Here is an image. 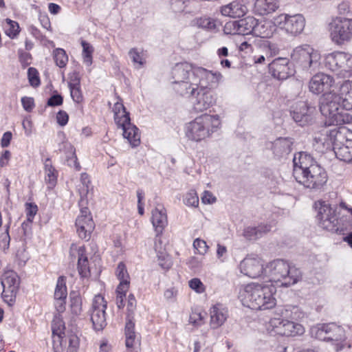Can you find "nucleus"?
<instances>
[{"mask_svg":"<svg viewBox=\"0 0 352 352\" xmlns=\"http://www.w3.org/2000/svg\"><path fill=\"white\" fill-rule=\"evenodd\" d=\"M173 89L179 96L188 98L196 112L206 111L216 103L211 89L223 79L219 72L208 70L188 63L176 64L171 70Z\"/></svg>","mask_w":352,"mask_h":352,"instance_id":"nucleus-1","label":"nucleus"},{"mask_svg":"<svg viewBox=\"0 0 352 352\" xmlns=\"http://www.w3.org/2000/svg\"><path fill=\"white\" fill-rule=\"evenodd\" d=\"M343 109H352V79L344 80L337 92L324 94L320 100V111L327 125L352 122V116Z\"/></svg>","mask_w":352,"mask_h":352,"instance_id":"nucleus-2","label":"nucleus"},{"mask_svg":"<svg viewBox=\"0 0 352 352\" xmlns=\"http://www.w3.org/2000/svg\"><path fill=\"white\" fill-rule=\"evenodd\" d=\"M293 175L298 183L313 190H320L328 179L325 170L305 152L294 155Z\"/></svg>","mask_w":352,"mask_h":352,"instance_id":"nucleus-3","label":"nucleus"},{"mask_svg":"<svg viewBox=\"0 0 352 352\" xmlns=\"http://www.w3.org/2000/svg\"><path fill=\"white\" fill-rule=\"evenodd\" d=\"M304 316V313L296 307L279 308L266 324V330L272 336H300L305 332V327L300 323Z\"/></svg>","mask_w":352,"mask_h":352,"instance_id":"nucleus-4","label":"nucleus"},{"mask_svg":"<svg viewBox=\"0 0 352 352\" xmlns=\"http://www.w3.org/2000/svg\"><path fill=\"white\" fill-rule=\"evenodd\" d=\"M314 140L319 148H333L340 160L352 162V133L345 129L322 127L314 133Z\"/></svg>","mask_w":352,"mask_h":352,"instance_id":"nucleus-5","label":"nucleus"},{"mask_svg":"<svg viewBox=\"0 0 352 352\" xmlns=\"http://www.w3.org/2000/svg\"><path fill=\"white\" fill-rule=\"evenodd\" d=\"M276 289L272 284L252 283L243 286L239 298L243 305L255 310L274 308L276 305Z\"/></svg>","mask_w":352,"mask_h":352,"instance_id":"nucleus-6","label":"nucleus"},{"mask_svg":"<svg viewBox=\"0 0 352 352\" xmlns=\"http://www.w3.org/2000/svg\"><path fill=\"white\" fill-rule=\"evenodd\" d=\"M221 118L217 114L204 113L186 124V138L193 142H201L210 138L221 127Z\"/></svg>","mask_w":352,"mask_h":352,"instance_id":"nucleus-7","label":"nucleus"},{"mask_svg":"<svg viewBox=\"0 0 352 352\" xmlns=\"http://www.w3.org/2000/svg\"><path fill=\"white\" fill-rule=\"evenodd\" d=\"M264 278L280 286L289 287L301 278L299 269L283 259H275L265 265Z\"/></svg>","mask_w":352,"mask_h":352,"instance_id":"nucleus-8","label":"nucleus"},{"mask_svg":"<svg viewBox=\"0 0 352 352\" xmlns=\"http://www.w3.org/2000/svg\"><path fill=\"white\" fill-rule=\"evenodd\" d=\"M113 111L114 121L118 129H122V135L132 147H137L140 144V133L138 128L131 123L129 113L122 102L114 104Z\"/></svg>","mask_w":352,"mask_h":352,"instance_id":"nucleus-9","label":"nucleus"},{"mask_svg":"<svg viewBox=\"0 0 352 352\" xmlns=\"http://www.w3.org/2000/svg\"><path fill=\"white\" fill-rule=\"evenodd\" d=\"M291 59L297 67L311 73L320 68L321 54L311 46L302 45L293 50Z\"/></svg>","mask_w":352,"mask_h":352,"instance_id":"nucleus-10","label":"nucleus"},{"mask_svg":"<svg viewBox=\"0 0 352 352\" xmlns=\"http://www.w3.org/2000/svg\"><path fill=\"white\" fill-rule=\"evenodd\" d=\"M314 208L317 212L316 219L321 228L329 231L338 230L340 212L337 204L320 199L314 203Z\"/></svg>","mask_w":352,"mask_h":352,"instance_id":"nucleus-11","label":"nucleus"},{"mask_svg":"<svg viewBox=\"0 0 352 352\" xmlns=\"http://www.w3.org/2000/svg\"><path fill=\"white\" fill-rule=\"evenodd\" d=\"M324 65L339 78L350 77L352 76V54L342 51L326 54Z\"/></svg>","mask_w":352,"mask_h":352,"instance_id":"nucleus-12","label":"nucleus"},{"mask_svg":"<svg viewBox=\"0 0 352 352\" xmlns=\"http://www.w3.org/2000/svg\"><path fill=\"white\" fill-rule=\"evenodd\" d=\"M274 22L285 35L296 37L304 31L306 20L301 14L282 13L274 16Z\"/></svg>","mask_w":352,"mask_h":352,"instance_id":"nucleus-13","label":"nucleus"},{"mask_svg":"<svg viewBox=\"0 0 352 352\" xmlns=\"http://www.w3.org/2000/svg\"><path fill=\"white\" fill-rule=\"evenodd\" d=\"M329 36L332 42L340 45L352 39V18L336 16L329 25Z\"/></svg>","mask_w":352,"mask_h":352,"instance_id":"nucleus-14","label":"nucleus"},{"mask_svg":"<svg viewBox=\"0 0 352 352\" xmlns=\"http://www.w3.org/2000/svg\"><path fill=\"white\" fill-rule=\"evenodd\" d=\"M107 302L102 295H96L89 310L90 319L95 331H102L107 326L106 309Z\"/></svg>","mask_w":352,"mask_h":352,"instance_id":"nucleus-15","label":"nucleus"},{"mask_svg":"<svg viewBox=\"0 0 352 352\" xmlns=\"http://www.w3.org/2000/svg\"><path fill=\"white\" fill-rule=\"evenodd\" d=\"M19 285L20 279L15 272L12 270H8L2 274V297L3 300L10 306L12 305L15 302L16 294L19 288Z\"/></svg>","mask_w":352,"mask_h":352,"instance_id":"nucleus-16","label":"nucleus"},{"mask_svg":"<svg viewBox=\"0 0 352 352\" xmlns=\"http://www.w3.org/2000/svg\"><path fill=\"white\" fill-rule=\"evenodd\" d=\"M239 269L241 274L251 278L265 276V265L263 259L256 255H248L245 257L240 262Z\"/></svg>","mask_w":352,"mask_h":352,"instance_id":"nucleus-17","label":"nucleus"},{"mask_svg":"<svg viewBox=\"0 0 352 352\" xmlns=\"http://www.w3.org/2000/svg\"><path fill=\"white\" fill-rule=\"evenodd\" d=\"M335 84L336 80L333 76L324 72H318L311 78L308 87L312 94L324 95L329 92H334L331 89Z\"/></svg>","mask_w":352,"mask_h":352,"instance_id":"nucleus-18","label":"nucleus"},{"mask_svg":"<svg viewBox=\"0 0 352 352\" xmlns=\"http://www.w3.org/2000/svg\"><path fill=\"white\" fill-rule=\"evenodd\" d=\"M116 276L120 280L116 289V305L119 309H122L124 307L126 294L130 286V276L124 263H118L116 270Z\"/></svg>","mask_w":352,"mask_h":352,"instance_id":"nucleus-19","label":"nucleus"},{"mask_svg":"<svg viewBox=\"0 0 352 352\" xmlns=\"http://www.w3.org/2000/svg\"><path fill=\"white\" fill-rule=\"evenodd\" d=\"M76 232L80 238L88 239L94 228V223L89 210L85 208L80 210V214L76 220Z\"/></svg>","mask_w":352,"mask_h":352,"instance_id":"nucleus-20","label":"nucleus"},{"mask_svg":"<svg viewBox=\"0 0 352 352\" xmlns=\"http://www.w3.org/2000/svg\"><path fill=\"white\" fill-rule=\"evenodd\" d=\"M316 108L308 104L306 102H298L292 111V116L294 120L300 125H305L310 122L316 113Z\"/></svg>","mask_w":352,"mask_h":352,"instance_id":"nucleus-21","label":"nucleus"},{"mask_svg":"<svg viewBox=\"0 0 352 352\" xmlns=\"http://www.w3.org/2000/svg\"><path fill=\"white\" fill-rule=\"evenodd\" d=\"M151 223L157 236H161L168 224L167 211L162 204H157L151 210Z\"/></svg>","mask_w":352,"mask_h":352,"instance_id":"nucleus-22","label":"nucleus"},{"mask_svg":"<svg viewBox=\"0 0 352 352\" xmlns=\"http://www.w3.org/2000/svg\"><path fill=\"white\" fill-rule=\"evenodd\" d=\"M69 256L73 261L78 259L79 274L82 277H87L89 275V267L85 247L74 243L72 244L69 249Z\"/></svg>","mask_w":352,"mask_h":352,"instance_id":"nucleus-23","label":"nucleus"},{"mask_svg":"<svg viewBox=\"0 0 352 352\" xmlns=\"http://www.w3.org/2000/svg\"><path fill=\"white\" fill-rule=\"evenodd\" d=\"M329 333H327V341L332 342L336 351H340L346 345V331L344 327L337 325L335 323L329 324Z\"/></svg>","mask_w":352,"mask_h":352,"instance_id":"nucleus-24","label":"nucleus"},{"mask_svg":"<svg viewBox=\"0 0 352 352\" xmlns=\"http://www.w3.org/2000/svg\"><path fill=\"white\" fill-rule=\"evenodd\" d=\"M268 67L272 76L278 80L287 79L294 74V70L289 67V60L287 58L274 59L269 64Z\"/></svg>","mask_w":352,"mask_h":352,"instance_id":"nucleus-25","label":"nucleus"},{"mask_svg":"<svg viewBox=\"0 0 352 352\" xmlns=\"http://www.w3.org/2000/svg\"><path fill=\"white\" fill-rule=\"evenodd\" d=\"M248 0H234L221 7L222 15L230 18H240L248 11Z\"/></svg>","mask_w":352,"mask_h":352,"instance_id":"nucleus-26","label":"nucleus"},{"mask_svg":"<svg viewBox=\"0 0 352 352\" xmlns=\"http://www.w3.org/2000/svg\"><path fill=\"white\" fill-rule=\"evenodd\" d=\"M210 326L212 329L221 327L228 317V309L220 303L212 305L209 310Z\"/></svg>","mask_w":352,"mask_h":352,"instance_id":"nucleus-27","label":"nucleus"},{"mask_svg":"<svg viewBox=\"0 0 352 352\" xmlns=\"http://www.w3.org/2000/svg\"><path fill=\"white\" fill-rule=\"evenodd\" d=\"M293 142L289 138H278L274 141L266 143V148L272 151L277 157H283L289 154L292 150Z\"/></svg>","mask_w":352,"mask_h":352,"instance_id":"nucleus-28","label":"nucleus"},{"mask_svg":"<svg viewBox=\"0 0 352 352\" xmlns=\"http://www.w3.org/2000/svg\"><path fill=\"white\" fill-rule=\"evenodd\" d=\"M257 44L262 49L264 54L255 55L253 57L254 64H264L266 59H269L278 52L276 45L267 40H258Z\"/></svg>","mask_w":352,"mask_h":352,"instance_id":"nucleus-29","label":"nucleus"},{"mask_svg":"<svg viewBox=\"0 0 352 352\" xmlns=\"http://www.w3.org/2000/svg\"><path fill=\"white\" fill-rule=\"evenodd\" d=\"M278 27L274 22V17L266 21L259 22L257 19V24L255 25L254 36L261 38H270L276 32Z\"/></svg>","mask_w":352,"mask_h":352,"instance_id":"nucleus-30","label":"nucleus"},{"mask_svg":"<svg viewBox=\"0 0 352 352\" xmlns=\"http://www.w3.org/2000/svg\"><path fill=\"white\" fill-rule=\"evenodd\" d=\"M278 8L277 0H254L253 11L264 16L275 12Z\"/></svg>","mask_w":352,"mask_h":352,"instance_id":"nucleus-31","label":"nucleus"},{"mask_svg":"<svg viewBox=\"0 0 352 352\" xmlns=\"http://www.w3.org/2000/svg\"><path fill=\"white\" fill-rule=\"evenodd\" d=\"M272 228L270 224H260L256 227L248 226L244 229L243 236L248 240H255L267 232Z\"/></svg>","mask_w":352,"mask_h":352,"instance_id":"nucleus-32","label":"nucleus"},{"mask_svg":"<svg viewBox=\"0 0 352 352\" xmlns=\"http://www.w3.org/2000/svg\"><path fill=\"white\" fill-rule=\"evenodd\" d=\"M45 180L48 188H53L57 182L58 172L52 166L51 161L47 159L44 164Z\"/></svg>","mask_w":352,"mask_h":352,"instance_id":"nucleus-33","label":"nucleus"},{"mask_svg":"<svg viewBox=\"0 0 352 352\" xmlns=\"http://www.w3.org/2000/svg\"><path fill=\"white\" fill-rule=\"evenodd\" d=\"M238 21L240 35H254L255 25L257 24V19L256 18L249 16L243 19L238 20Z\"/></svg>","mask_w":352,"mask_h":352,"instance_id":"nucleus-34","label":"nucleus"},{"mask_svg":"<svg viewBox=\"0 0 352 352\" xmlns=\"http://www.w3.org/2000/svg\"><path fill=\"white\" fill-rule=\"evenodd\" d=\"M81 45L82 47V58L83 63L87 67H90L93 63L94 47L85 41H81Z\"/></svg>","mask_w":352,"mask_h":352,"instance_id":"nucleus-35","label":"nucleus"},{"mask_svg":"<svg viewBox=\"0 0 352 352\" xmlns=\"http://www.w3.org/2000/svg\"><path fill=\"white\" fill-rule=\"evenodd\" d=\"M328 329L329 324H318L311 328L310 334L311 337L318 340L327 341Z\"/></svg>","mask_w":352,"mask_h":352,"instance_id":"nucleus-36","label":"nucleus"},{"mask_svg":"<svg viewBox=\"0 0 352 352\" xmlns=\"http://www.w3.org/2000/svg\"><path fill=\"white\" fill-rule=\"evenodd\" d=\"M129 56L135 68L140 69L144 65L146 58L142 50L132 48L129 52Z\"/></svg>","mask_w":352,"mask_h":352,"instance_id":"nucleus-37","label":"nucleus"},{"mask_svg":"<svg viewBox=\"0 0 352 352\" xmlns=\"http://www.w3.org/2000/svg\"><path fill=\"white\" fill-rule=\"evenodd\" d=\"M134 328V322L129 320L125 325L126 346L127 348L133 347L136 342V335Z\"/></svg>","mask_w":352,"mask_h":352,"instance_id":"nucleus-38","label":"nucleus"},{"mask_svg":"<svg viewBox=\"0 0 352 352\" xmlns=\"http://www.w3.org/2000/svg\"><path fill=\"white\" fill-rule=\"evenodd\" d=\"M206 313L200 309L192 310L190 315L189 322L196 327H199L205 323Z\"/></svg>","mask_w":352,"mask_h":352,"instance_id":"nucleus-39","label":"nucleus"},{"mask_svg":"<svg viewBox=\"0 0 352 352\" xmlns=\"http://www.w3.org/2000/svg\"><path fill=\"white\" fill-rule=\"evenodd\" d=\"M65 329L62 315H55L52 323V335H65Z\"/></svg>","mask_w":352,"mask_h":352,"instance_id":"nucleus-40","label":"nucleus"},{"mask_svg":"<svg viewBox=\"0 0 352 352\" xmlns=\"http://www.w3.org/2000/svg\"><path fill=\"white\" fill-rule=\"evenodd\" d=\"M67 290L65 280L60 276L58 278L54 291V299H66Z\"/></svg>","mask_w":352,"mask_h":352,"instance_id":"nucleus-41","label":"nucleus"},{"mask_svg":"<svg viewBox=\"0 0 352 352\" xmlns=\"http://www.w3.org/2000/svg\"><path fill=\"white\" fill-rule=\"evenodd\" d=\"M53 56L56 65L60 67H65L68 62V56L66 52L62 48H56L53 52Z\"/></svg>","mask_w":352,"mask_h":352,"instance_id":"nucleus-42","label":"nucleus"},{"mask_svg":"<svg viewBox=\"0 0 352 352\" xmlns=\"http://www.w3.org/2000/svg\"><path fill=\"white\" fill-rule=\"evenodd\" d=\"M184 204L188 207L197 208L199 206V197L195 190L191 189L184 196Z\"/></svg>","mask_w":352,"mask_h":352,"instance_id":"nucleus-43","label":"nucleus"},{"mask_svg":"<svg viewBox=\"0 0 352 352\" xmlns=\"http://www.w3.org/2000/svg\"><path fill=\"white\" fill-rule=\"evenodd\" d=\"M38 211V207L36 204L32 203H26L25 204V213L27 217V221L23 222L21 225L23 229L25 231V227L28 226V223H31L33 221V219L36 214Z\"/></svg>","mask_w":352,"mask_h":352,"instance_id":"nucleus-44","label":"nucleus"},{"mask_svg":"<svg viewBox=\"0 0 352 352\" xmlns=\"http://www.w3.org/2000/svg\"><path fill=\"white\" fill-rule=\"evenodd\" d=\"M68 343L66 352H77L80 345L79 338L74 333L68 334L65 340V344Z\"/></svg>","mask_w":352,"mask_h":352,"instance_id":"nucleus-45","label":"nucleus"},{"mask_svg":"<svg viewBox=\"0 0 352 352\" xmlns=\"http://www.w3.org/2000/svg\"><path fill=\"white\" fill-rule=\"evenodd\" d=\"M64 148L68 150L69 154L71 155V157H68L67 159L68 165L74 167L77 170H79L80 166L78 162L77 157L75 155V150L73 146L70 143L66 142L64 143Z\"/></svg>","mask_w":352,"mask_h":352,"instance_id":"nucleus-46","label":"nucleus"},{"mask_svg":"<svg viewBox=\"0 0 352 352\" xmlns=\"http://www.w3.org/2000/svg\"><path fill=\"white\" fill-rule=\"evenodd\" d=\"M70 302L72 314L76 316L80 315L82 311L81 298L78 295L71 296Z\"/></svg>","mask_w":352,"mask_h":352,"instance_id":"nucleus-47","label":"nucleus"},{"mask_svg":"<svg viewBox=\"0 0 352 352\" xmlns=\"http://www.w3.org/2000/svg\"><path fill=\"white\" fill-rule=\"evenodd\" d=\"M186 2L184 0H170V10L175 14H179L186 11Z\"/></svg>","mask_w":352,"mask_h":352,"instance_id":"nucleus-48","label":"nucleus"},{"mask_svg":"<svg viewBox=\"0 0 352 352\" xmlns=\"http://www.w3.org/2000/svg\"><path fill=\"white\" fill-rule=\"evenodd\" d=\"M80 182L82 184V186L79 188L78 191L81 198L82 199L87 195L90 188V179L87 173L81 174Z\"/></svg>","mask_w":352,"mask_h":352,"instance_id":"nucleus-49","label":"nucleus"},{"mask_svg":"<svg viewBox=\"0 0 352 352\" xmlns=\"http://www.w3.org/2000/svg\"><path fill=\"white\" fill-rule=\"evenodd\" d=\"M65 335H52L53 349L54 352H64Z\"/></svg>","mask_w":352,"mask_h":352,"instance_id":"nucleus-50","label":"nucleus"},{"mask_svg":"<svg viewBox=\"0 0 352 352\" xmlns=\"http://www.w3.org/2000/svg\"><path fill=\"white\" fill-rule=\"evenodd\" d=\"M158 263L160 267L164 270L169 269L172 265V261L169 255L166 252V251H159L158 254H157Z\"/></svg>","mask_w":352,"mask_h":352,"instance_id":"nucleus-51","label":"nucleus"},{"mask_svg":"<svg viewBox=\"0 0 352 352\" xmlns=\"http://www.w3.org/2000/svg\"><path fill=\"white\" fill-rule=\"evenodd\" d=\"M189 287L197 294H201L205 292L206 286L198 278H193L188 281Z\"/></svg>","mask_w":352,"mask_h":352,"instance_id":"nucleus-52","label":"nucleus"},{"mask_svg":"<svg viewBox=\"0 0 352 352\" xmlns=\"http://www.w3.org/2000/svg\"><path fill=\"white\" fill-rule=\"evenodd\" d=\"M193 248L197 250V252L201 255H204L208 252L209 249L206 242L201 239H196L193 241Z\"/></svg>","mask_w":352,"mask_h":352,"instance_id":"nucleus-53","label":"nucleus"},{"mask_svg":"<svg viewBox=\"0 0 352 352\" xmlns=\"http://www.w3.org/2000/svg\"><path fill=\"white\" fill-rule=\"evenodd\" d=\"M223 32L226 34H239V25L238 21L227 22L223 28Z\"/></svg>","mask_w":352,"mask_h":352,"instance_id":"nucleus-54","label":"nucleus"},{"mask_svg":"<svg viewBox=\"0 0 352 352\" xmlns=\"http://www.w3.org/2000/svg\"><path fill=\"white\" fill-rule=\"evenodd\" d=\"M6 22L9 25V28L6 30L7 35L11 38L16 36L19 32V25L18 23L10 19H7Z\"/></svg>","mask_w":352,"mask_h":352,"instance_id":"nucleus-55","label":"nucleus"},{"mask_svg":"<svg viewBox=\"0 0 352 352\" xmlns=\"http://www.w3.org/2000/svg\"><path fill=\"white\" fill-rule=\"evenodd\" d=\"M28 79L30 85L33 87H38L40 85L38 73L35 68L30 67L28 71Z\"/></svg>","mask_w":352,"mask_h":352,"instance_id":"nucleus-56","label":"nucleus"},{"mask_svg":"<svg viewBox=\"0 0 352 352\" xmlns=\"http://www.w3.org/2000/svg\"><path fill=\"white\" fill-rule=\"evenodd\" d=\"M70 94L75 102L80 103L82 101V95L80 91V86H75L69 87Z\"/></svg>","mask_w":352,"mask_h":352,"instance_id":"nucleus-57","label":"nucleus"},{"mask_svg":"<svg viewBox=\"0 0 352 352\" xmlns=\"http://www.w3.org/2000/svg\"><path fill=\"white\" fill-rule=\"evenodd\" d=\"M9 228H10L9 224L6 226V232L2 234V235L1 236L0 247L3 250L8 249L9 245H10V238L9 233H8Z\"/></svg>","mask_w":352,"mask_h":352,"instance_id":"nucleus-58","label":"nucleus"},{"mask_svg":"<svg viewBox=\"0 0 352 352\" xmlns=\"http://www.w3.org/2000/svg\"><path fill=\"white\" fill-rule=\"evenodd\" d=\"M22 106L25 111L31 112L34 107V101L33 98L31 97H23L21 98Z\"/></svg>","mask_w":352,"mask_h":352,"instance_id":"nucleus-59","label":"nucleus"},{"mask_svg":"<svg viewBox=\"0 0 352 352\" xmlns=\"http://www.w3.org/2000/svg\"><path fill=\"white\" fill-rule=\"evenodd\" d=\"M227 248L220 243L217 245V257L221 262H225L227 257Z\"/></svg>","mask_w":352,"mask_h":352,"instance_id":"nucleus-60","label":"nucleus"},{"mask_svg":"<svg viewBox=\"0 0 352 352\" xmlns=\"http://www.w3.org/2000/svg\"><path fill=\"white\" fill-rule=\"evenodd\" d=\"M23 128L26 136H30L34 131L33 123L30 118H25L22 122Z\"/></svg>","mask_w":352,"mask_h":352,"instance_id":"nucleus-61","label":"nucleus"},{"mask_svg":"<svg viewBox=\"0 0 352 352\" xmlns=\"http://www.w3.org/2000/svg\"><path fill=\"white\" fill-rule=\"evenodd\" d=\"M201 201L204 204H212L216 202V197L210 191L205 190L201 196Z\"/></svg>","mask_w":352,"mask_h":352,"instance_id":"nucleus-62","label":"nucleus"},{"mask_svg":"<svg viewBox=\"0 0 352 352\" xmlns=\"http://www.w3.org/2000/svg\"><path fill=\"white\" fill-rule=\"evenodd\" d=\"M55 315H61L65 311V299H54Z\"/></svg>","mask_w":352,"mask_h":352,"instance_id":"nucleus-63","label":"nucleus"},{"mask_svg":"<svg viewBox=\"0 0 352 352\" xmlns=\"http://www.w3.org/2000/svg\"><path fill=\"white\" fill-rule=\"evenodd\" d=\"M338 210L340 212V214H348L349 217L352 220V207L349 206L344 202H340L338 205Z\"/></svg>","mask_w":352,"mask_h":352,"instance_id":"nucleus-64","label":"nucleus"}]
</instances>
